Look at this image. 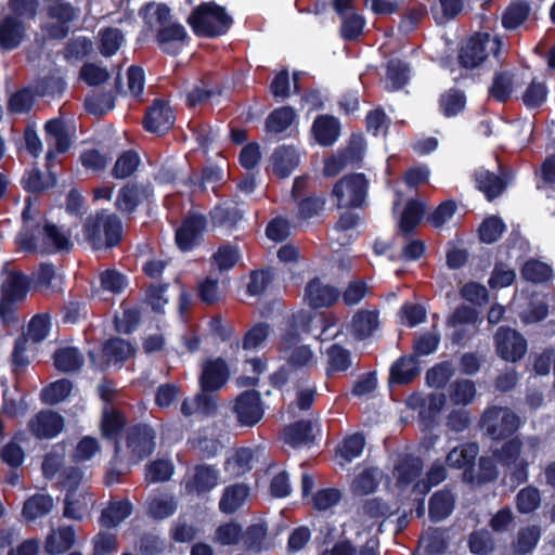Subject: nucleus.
I'll return each mask as SVG.
<instances>
[{
    "label": "nucleus",
    "mask_w": 555,
    "mask_h": 555,
    "mask_svg": "<svg viewBox=\"0 0 555 555\" xmlns=\"http://www.w3.org/2000/svg\"><path fill=\"white\" fill-rule=\"evenodd\" d=\"M76 541V533L73 526H63L57 531L48 534L44 542V550L50 555H60L69 551Z\"/></svg>",
    "instance_id": "obj_33"
},
{
    "label": "nucleus",
    "mask_w": 555,
    "mask_h": 555,
    "mask_svg": "<svg viewBox=\"0 0 555 555\" xmlns=\"http://www.w3.org/2000/svg\"><path fill=\"white\" fill-rule=\"evenodd\" d=\"M186 23L197 37L218 38L230 30L233 18L224 7L210 1L195 7L186 18Z\"/></svg>",
    "instance_id": "obj_2"
},
{
    "label": "nucleus",
    "mask_w": 555,
    "mask_h": 555,
    "mask_svg": "<svg viewBox=\"0 0 555 555\" xmlns=\"http://www.w3.org/2000/svg\"><path fill=\"white\" fill-rule=\"evenodd\" d=\"M31 207L33 197L27 196L22 211L23 225L15 237L18 248L25 253H36L38 250L39 236L42 235L44 253L51 254L69 250L72 247L69 236L63 233L54 223L47 222L41 227L40 222H35Z\"/></svg>",
    "instance_id": "obj_1"
},
{
    "label": "nucleus",
    "mask_w": 555,
    "mask_h": 555,
    "mask_svg": "<svg viewBox=\"0 0 555 555\" xmlns=\"http://www.w3.org/2000/svg\"><path fill=\"white\" fill-rule=\"evenodd\" d=\"M326 375L345 373L352 366L351 351L338 343L332 344L326 350Z\"/></svg>",
    "instance_id": "obj_37"
},
{
    "label": "nucleus",
    "mask_w": 555,
    "mask_h": 555,
    "mask_svg": "<svg viewBox=\"0 0 555 555\" xmlns=\"http://www.w3.org/2000/svg\"><path fill=\"white\" fill-rule=\"evenodd\" d=\"M410 66L408 63L391 59L387 63L386 77L391 83V90H400L409 82Z\"/></svg>",
    "instance_id": "obj_61"
},
{
    "label": "nucleus",
    "mask_w": 555,
    "mask_h": 555,
    "mask_svg": "<svg viewBox=\"0 0 555 555\" xmlns=\"http://www.w3.org/2000/svg\"><path fill=\"white\" fill-rule=\"evenodd\" d=\"M340 18L341 24L339 28V35L341 39L349 42L357 41L365 27L366 22L364 16L352 12L350 14L347 13L344 15V17Z\"/></svg>",
    "instance_id": "obj_54"
},
{
    "label": "nucleus",
    "mask_w": 555,
    "mask_h": 555,
    "mask_svg": "<svg viewBox=\"0 0 555 555\" xmlns=\"http://www.w3.org/2000/svg\"><path fill=\"white\" fill-rule=\"evenodd\" d=\"M312 423L309 420H300L289 424L284 429L285 441L294 447L311 444L314 441Z\"/></svg>",
    "instance_id": "obj_40"
},
{
    "label": "nucleus",
    "mask_w": 555,
    "mask_h": 555,
    "mask_svg": "<svg viewBox=\"0 0 555 555\" xmlns=\"http://www.w3.org/2000/svg\"><path fill=\"white\" fill-rule=\"evenodd\" d=\"M249 494V487L245 483L227 486L219 501V509L223 514H233L240 509Z\"/></svg>",
    "instance_id": "obj_36"
},
{
    "label": "nucleus",
    "mask_w": 555,
    "mask_h": 555,
    "mask_svg": "<svg viewBox=\"0 0 555 555\" xmlns=\"http://www.w3.org/2000/svg\"><path fill=\"white\" fill-rule=\"evenodd\" d=\"M520 274L525 281L539 284L553 278V269L547 263L531 258L522 264Z\"/></svg>",
    "instance_id": "obj_53"
},
{
    "label": "nucleus",
    "mask_w": 555,
    "mask_h": 555,
    "mask_svg": "<svg viewBox=\"0 0 555 555\" xmlns=\"http://www.w3.org/2000/svg\"><path fill=\"white\" fill-rule=\"evenodd\" d=\"M522 441L518 436H512L500 442L492 441L490 452L492 457L509 470V479L514 486H520L529 479L530 462L520 456Z\"/></svg>",
    "instance_id": "obj_3"
},
{
    "label": "nucleus",
    "mask_w": 555,
    "mask_h": 555,
    "mask_svg": "<svg viewBox=\"0 0 555 555\" xmlns=\"http://www.w3.org/2000/svg\"><path fill=\"white\" fill-rule=\"evenodd\" d=\"M423 468L424 463L421 457L412 454H404L401 456L395 464L392 470L396 479V487L400 491L406 490L421 477Z\"/></svg>",
    "instance_id": "obj_22"
},
{
    "label": "nucleus",
    "mask_w": 555,
    "mask_h": 555,
    "mask_svg": "<svg viewBox=\"0 0 555 555\" xmlns=\"http://www.w3.org/2000/svg\"><path fill=\"white\" fill-rule=\"evenodd\" d=\"M46 141L50 145L54 140V149L49 147L46 154V162L50 167L55 160L56 153L64 154L69 151L72 141L64 121L61 118H53L44 124Z\"/></svg>",
    "instance_id": "obj_20"
},
{
    "label": "nucleus",
    "mask_w": 555,
    "mask_h": 555,
    "mask_svg": "<svg viewBox=\"0 0 555 555\" xmlns=\"http://www.w3.org/2000/svg\"><path fill=\"white\" fill-rule=\"evenodd\" d=\"M379 325L376 310H359L351 321L352 333L359 340H364L373 335Z\"/></svg>",
    "instance_id": "obj_38"
},
{
    "label": "nucleus",
    "mask_w": 555,
    "mask_h": 555,
    "mask_svg": "<svg viewBox=\"0 0 555 555\" xmlns=\"http://www.w3.org/2000/svg\"><path fill=\"white\" fill-rule=\"evenodd\" d=\"M238 201L234 198L219 202L209 212L214 227L233 230L244 217V210Z\"/></svg>",
    "instance_id": "obj_21"
},
{
    "label": "nucleus",
    "mask_w": 555,
    "mask_h": 555,
    "mask_svg": "<svg viewBox=\"0 0 555 555\" xmlns=\"http://www.w3.org/2000/svg\"><path fill=\"white\" fill-rule=\"evenodd\" d=\"M155 40L160 50L169 55L179 53V48L175 46L176 42H188L189 35L184 26L180 23H173L160 27L155 35Z\"/></svg>",
    "instance_id": "obj_28"
},
{
    "label": "nucleus",
    "mask_w": 555,
    "mask_h": 555,
    "mask_svg": "<svg viewBox=\"0 0 555 555\" xmlns=\"http://www.w3.org/2000/svg\"><path fill=\"white\" fill-rule=\"evenodd\" d=\"M275 279L274 269L271 267L251 270L246 294L251 297L262 296Z\"/></svg>",
    "instance_id": "obj_47"
},
{
    "label": "nucleus",
    "mask_w": 555,
    "mask_h": 555,
    "mask_svg": "<svg viewBox=\"0 0 555 555\" xmlns=\"http://www.w3.org/2000/svg\"><path fill=\"white\" fill-rule=\"evenodd\" d=\"M64 424L60 413L42 410L29 420L28 428L37 439H51L62 433Z\"/></svg>",
    "instance_id": "obj_18"
},
{
    "label": "nucleus",
    "mask_w": 555,
    "mask_h": 555,
    "mask_svg": "<svg viewBox=\"0 0 555 555\" xmlns=\"http://www.w3.org/2000/svg\"><path fill=\"white\" fill-rule=\"evenodd\" d=\"M317 142L322 146L333 145L340 134L339 120L332 115H320L312 124Z\"/></svg>",
    "instance_id": "obj_30"
},
{
    "label": "nucleus",
    "mask_w": 555,
    "mask_h": 555,
    "mask_svg": "<svg viewBox=\"0 0 555 555\" xmlns=\"http://www.w3.org/2000/svg\"><path fill=\"white\" fill-rule=\"evenodd\" d=\"M479 453V446L476 442H465L454 447L446 456V464L450 468L463 469V481L475 483L476 459Z\"/></svg>",
    "instance_id": "obj_13"
},
{
    "label": "nucleus",
    "mask_w": 555,
    "mask_h": 555,
    "mask_svg": "<svg viewBox=\"0 0 555 555\" xmlns=\"http://www.w3.org/2000/svg\"><path fill=\"white\" fill-rule=\"evenodd\" d=\"M219 482V470L209 464H196L193 474L184 479V490L189 495L204 496Z\"/></svg>",
    "instance_id": "obj_15"
},
{
    "label": "nucleus",
    "mask_w": 555,
    "mask_h": 555,
    "mask_svg": "<svg viewBox=\"0 0 555 555\" xmlns=\"http://www.w3.org/2000/svg\"><path fill=\"white\" fill-rule=\"evenodd\" d=\"M100 53L105 57H111L117 53L124 41V35L120 29L106 27L100 33Z\"/></svg>",
    "instance_id": "obj_63"
},
{
    "label": "nucleus",
    "mask_w": 555,
    "mask_h": 555,
    "mask_svg": "<svg viewBox=\"0 0 555 555\" xmlns=\"http://www.w3.org/2000/svg\"><path fill=\"white\" fill-rule=\"evenodd\" d=\"M132 511L133 505L128 499L111 501L108 505L102 509L99 522L104 528H115L127 519L132 514Z\"/></svg>",
    "instance_id": "obj_32"
},
{
    "label": "nucleus",
    "mask_w": 555,
    "mask_h": 555,
    "mask_svg": "<svg viewBox=\"0 0 555 555\" xmlns=\"http://www.w3.org/2000/svg\"><path fill=\"white\" fill-rule=\"evenodd\" d=\"M206 225L207 220L203 215L186 217L176 231V243L179 249L182 251L192 250L197 240L202 236Z\"/></svg>",
    "instance_id": "obj_23"
},
{
    "label": "nucleus",
    "mask_w": 555,
    "mask_h": 555,
    "mask_svg": "<svg viewBox=\"0 0 555 555\" xmlns=\"http://www.w3.org/2000/svg\"><path fill=\"white\" fill-rule=\"evenodd\" d=\"M530 10L526 1L512 2L502 14V26L506 30H515L528 20Z\"/></svg>",
    "instance_id": "obj_50"
},
{
    "label": "nucleus",
    "mask_w": 555,
    "mask_h": 555,
    "mask_svg": "<svg viewBox=\"0 0 555 555\" xmlns=\"http://www.w3.org/2000/svg\"><path fill=\"white\" fill-rule=\"evenodd\" d=\"M449 396L453 404L467 405L476 396L475 383L470 379H456L450 385Z\"/></svg>",
    "instance_id": "obj_58"
},
{
    "label": "nucleus",
    "mask_w": 555,
    "mask_h": 555,
    "mask_svg": "<svg viewBox=\"0 0 555 555\" xmlns=\"http://www.w3.org/2000/svg\"><path fill=\"white\" fill-rule=\"evenodd\" d=\"M489 35L477 33L473 35L459 51V64L466 69H474L488 57L487 44Z\"/></svg>",
    "instance_id": "obj_19"
},
{
    "label": "nucleus",
    "mask_w": 555,
    "mask_h": 555,
    "mask_svg": "<svg viewBox=\"0 0 555 555\" xmlns=\"http://www.w3.org/2000/svg\"><path fill=\"white\" fill-rule=\"evenodd\" d=\"M28 345L29 338L25 333H22L15 338L10 359L13 373L22 372L30 364V360L27 356Z\"/></svg>",
    "instance_id": "obj_64"
},
{
    "label": "nucleus",
    "mask_w": 555,
    "mask_h": 555,
    "mask_svg": "<svg viewBox=\"0 0 555 555\" xmlns=\"http://www.w3.org/2000/svg\"><path fill=\"white\" fill-rule=\"evenodd\" d=\"M73 390V383L67 378L57 379L41 391V400L50 405L64 401Z\"/></svg>",
    "instance_id": "obj_56"
},
{
    "label": "nucleus",
    "mask_w": 555,
    "mask_h": 555,
    "mask_svg": "<svg viewBox=\"0 0 555 555\" xmlns=\"http://www.w3.org/2000/svg\"><path fill=\"white\" fill-rule=\"evenodd\" d=\"M102 352L115 363H124L135 353V349L124 338L111 337L103 344Z\"/></svg>",
    "instance_id": "obj_45"
},
{
    "label": "nucleus",
    "mask_w": 555,
    "mask_h": 555,
    "mask_svg": "<svg viewBox=\"0 0 555 555\" xmlns=\"http://www.w3.org/2000/svg\"><path fill=\"white\" fill-rule=\"evenodd\" d=\"M506 224L499 216H490L483 219L478 228V236L481 243L493 244L499 241Z\"/></svg>",
    "instance_id": "obj_57"
},
{
    "label": "nucleus",
    "mask_w": 555,
    "mask_h": 555,
    "mask_svg": "<svg viewBox=\"0 0 555 555\" xmlns=\"http://www.w3.org/2000/svg\"><path fill=\"white\" fill-rule=\"evenodd\" d=\"M83 235L94 250L113 249L122 241V222L116 214H96L83 224Z\"/></svg>",
    "instance_id": "obj_4"
},
{
    "label": "nucleus",
    "mask_w": 555,
    "mask_h": 555,
    "mask_svg": "<svg viewBox=\"0 0 555 555\" xmlns=\"http://www.w3.org/2000/svg\"><path fill=\"white\" fill-rule=\"evenodd\" d=\"M229 377V365L223 358L207 359L199 376L201 389L203 392L218 391L227 384Z\"/></svg>",
    "instance_id": "obj_16"
},
{
    "label": "nucleus",
    "mask_w": 555,
    "mask_h": 555,
    "mask_svg": "<svg viewBox=\"0 0 555 555\" xmlns=\"http://www.w3.org/2000/svg\"><path fill=\"white\" fill-rule=\"evenodd\" d=\"M233 412L243 426L253 427L258 424L264 413L260 392L255 389L244 390L236 398Z\"/></svg>",
    "instance_id": "obj_14"
},
{
    "label": "nucleus",
    "mask_w": 555,
    "mask_h": 555,
    "mask_svg": "<svg viewBox=\"0 0 555 555\" xmlns=\"http://www.w3.org/2000/svg\"><path fill=\"white\" fill-rule=\"evenodd\" d=\"M541 493L534 486H527L519 490L515 498L516 509L520 514H530L540 507Z\"/></svg>",
    "instance_id": "obj_62"
},
{
    "label": "nucleus",
    "mask_w": 555,
    "mask_h": 555,
    "mask_svg": "<svg viewBox=\"0 0 555 555\" xmlns=\"http://www.w3.org/2000/svg\"><path fill=\"white\" fill-rule=\"evenodd\" d=\"M299 165V154L292 145H279L270 156L273 176L279 179L288 178Z\"/></svg>",
    "instance_id": "obj_26"
},
{
    "label": "nucleus",
    "mask_w": 555,
    "mask_h": 555,
    "mask_svg": "<svg viewBox=\"0 0 555 555\" xmlns=\"http://www.w3.org/2000/svg\"><path fill=\"white\" fill-rule=\"evenodd\" d=\"M425 214V205L418 199H409L399 220V234L410 236L421 223Z\"/></svg>",
    "instance_id": "obj_34"
},
{
    "label": "nucleus",
    "mask_w": 555,
    "mask_h": 555,
    "mask_svg": "<svg viewBox=\"0 0 555 555\" xmlns=\"http://www.w3.org/2000/svg\"><path fill=\"white\" fill-rule=\"evenodd\" d=\"M367 188L364 173H349L334 184L332 195L336 198L338 208H358L365 202Z\"/></svg>",
    "instance_id": "obj_10"
},
{
    "label": "nucleus",
    "mask_w": 555,
    "mask_h": 555,
    "mask_svg": "<svg viewBox=\"0 0 555 555\" xmlns=\"http://www.w3.org/2000/svg\"><path fill=\"white\" fill-rule=\"evenodd\" d=\"M30 280L22 271L12 270L0 287V320L4 325L17 324V304L23 302L29 291Z\"/></svg>",
    "instance_id": "obj_5"
},
{
    "label": "nucleus",
    "mask_w": 555,
    "mask_h": 555,
    "mask_svg": "<svg viewBox=\"0 0 555 555\" xmlns=\"http://www.w3.org/2000/svg\"><path fill=\"white\" fill-rule=\"evenodd\" d=\"M336 287L323 284L319 278L309 281L305 288V297L313 309L333 306L339 298Z\"/></svg>",
    "instance_id": "obj_27"
},
{
    "label": "nucleus",
    "mask_w": 555,
    "mask_h": 555,
    "mask_svg": "<svg viewBox=\"0 0 555 555\" xmlns=\"http://www.w3.org/2000/svg\"><path fill=\"white\" fill-rule=\"evenodd\" d=\"M455 499L449 490H438L429 499L428 515L433 522L448 518L454 509Z\"/></svg>",
    "instance_id": "obj_35"
},
{
    "label": "nucleus",
    "mask_w": 555,
    "mask_h": 555,
    "mask_svg": "<svg viewBox=\"0 0 555 555\" xmlns=\"http://www.w3.org/2000/svg\"><path fill=\"white\" fill-rule=\"evenodd\" d=\"M512 178V173L507 170L496 175L488 169L480 168L474 173L476 189L483 193L488 202L498 198L505 191Z\"/></svg>",
    "instance_id": "obj_17"
},
{
    "label": "nucleus",
    "mask_w": 555,
    "mask_h": 555,
    "mask_svg": "<svg viewBox=\"0 0 555 555\" xmlns=\"http://www.w3.org/2000/svg\"><path fill=\"white\" fill-rule=\"evenodd\" d=\"M26 38V25L24 21L5 15L0 18V50L13 51L17 49Z\"/></svg>",
    "instance_id": "obj_25"
},
{
    "label": "nucleus",
    "mask_w": 555,
    "mask_h": 555,
    "mask_svg": "<svg viewBox=\"0 0 555 555\" xmlns=\"http://www.w3.org/2000/svg\"><path fill=\"white\" fill-rule=\"evenodd\" d=\"M420 374L415 356H401L390 366L389 384L404 386L412 383Z\"/></svg>",
    "instance_id": "obj_29"
},
{
    "label": "nucleus",
    "mask_w": 555,
    "mask_h": 555,
    "mask_svg": "<svg viewBox=\"0 0 555 555\" xmlns=\"http://www.w3.org/2000/svg\"><path fill=\"white\" fill-rule=\"evenodd\" d=\"M468 548L474 555H489L495 548V541L487 529L474 530L468 535Z\"/></svg>",
    "instance_id": "obj_55"
},
{
    "label": "nucleus",
    "mask_w": 555,
    "mask_h": 555,
    "mask_svg": "<svg viewBox=\"0 0 555 555\" xmlns=\"http://www.w3.org/2000/svg\"><path fill=\"white\" fill-rule=\"evenodd\" d=\"M116 96L112 91L98 92L85 100L86 109L93 115L103 116L115 107Z\"/></svg>",
    "instance_id": "obj_60"
},
{
    "label": "nucleus",
    "mask_w": 555,
    "mask_h": 555,
    "mask_svg": "<svg viewBox=\"0 0 555 555\" xmlns=\"http://www.w3.org/2000/svg\"><path fill=\"white\" fill-rule=\"evenodd\" d=\"M312 320L313 318L309 313L300 312L297 315L293 314L287 328L281 334L279 341L280 352L288 353L291 349L298 347L301 340L300 331L310 333Z\"/></svg>",
    "instance_id": "obj_24"
},
{
    "label": "nucleus",
    "mask_w": 555,
    "mask_h": 555,
    "mask_svg": "<svg viewBox=\"0 0 555 555\" xmlns=\"http://www.w3.org/2000/svg\"><path fill=\"white\" fill-rule=\"evenodd\" d=\"M154 198V186L151 183L128 181L119 188L114 207L122 217L131 219L141 205H151Z\"/></svg>",
    "instance_id": "obj_8"
},
{
    "label": "nucleus",
    "mask_w": 555,
    "mask_h": 555,
    "mask_svg": "<svg viewBox=\"0 0 555 555\" xmlns=\"http://www.w3.org/2000/svg\"><path fill=\"white\" fill-rule=\"evenodd\" d=\"M296 218L301 222H310L324 211L326 198L323 195L311 194L295 201Z\"/></svg>",
    "instance_id": "obj_42"
},
{
    "label": "nucleus",
    "mask_w": 555,
    "mask_h": 555,
    "mask_svg": "<svg viewBox=\"0 0 555 555\" xmlns=\"http://www.w3.org/2000/svg\"><path fill=\"white\" fill-rule=\"evenodd\" d=\"M57 182L56 175L49 172L48 179H44L38 168L26 171L22 178L23 189L30 194H39L55 186Z\"/></svg>",
    "instance_id": "obj_43"
},
{
    "label": "nucleus",
    "mask_w": 555,
    "mask_h": 555,
    "mask_svg": "<svg viewBox=\"0 0 555 555\" xmlns=\"http://www.w3.org/2000/svg\"><path fill=\"white\" fill-rule=\"evenodd\" d=\"M496 353L505 361L516 362L527 352V341L516 330L500 326L494 334Z\"/></svg>",
    "instance_id": "obj_12"
},
{
    "label": "nucleus",
    "mask_w": 555,
    "mask_h": 555,
    "mask_svg": "<svg viewBox=\"0 0 555 555\" xmlns=\"http://www.w3.org/2000/svg\"><path fill=\"white\" fill-rule=\"evenodd\" d=\"M175 121L176 115L169 101L156 98L145 109L142 127L150 133L164 135L173 127Z\"/></svg>",
    "instance_id": "obj_11"
},
{
    "label": "nucleus",
    "mask_w": 555,
    "mask_h": 555,
    "mask_svg": "<svg viewBox=\"0 0 555 555\" xmlns=\"http://www.w3.org/2000/svg\"><path fill=\"white\" fill-rule=\"evenodd\" d=\"M296 113L292 106H282L273 109L266 119V131L279 134L287 130L293 124Z\"/></svg>",
    "instance_id": "obj_46"
},
{
    "label": "nucleus",
    "mask_w": 555,
    "mask_h": 555,
    "mask_svg": "<svg viewBox=\"0 0 555 555\" xmlns=\"http://www.w3.org/2000/svg\"><path fill=\"white\" fill-rule=\"evenodd\" d=\"M479 425L492 441H502L514 436L520 425L519 416L506 406H488L481 414Z\"/></svg>",
    "instance_id": "obj_6"
},
{
    "label": "nucleus",
    "mask_w": 555,
    "mask_h": 555,
    "mask_svg": "<svg viewBox=\"0 0 555 555\" xmlns=\"http://www.w3.org/2000/svg\"><path fill=\"white\" fill-rule=\"evenodd\" d=\"M157 433L149 423L139 422L129 425L124 435L129 461L139 464L150 457L156 449Z\"/></svg>",
    "instance_id": "obj_7"
},
{
    "label": "nucleus",
    "mask_w": 555,
    "mask_h": 555,
    "mask_svg": "<svg viewBox=\"0 0 555 555\" xmlns=\"http://www.w3.org/2000/svg\"><path fill=\"white\" fill-rule=\"evenodd\" d=\"M79 9L65 0H52L46 7V14L49 20L44 31L49 39L64 40L72 31V23L79 17Z\"/></svg>",
    "instance_id": "obj_9"
},
{
    "label": "nucleus",
    "mask_w": 555,
    "mask_h": 555,
    "mask_svg": "<svg viewBox=\"0 0 555 555\" xmlns=\"http://www.w3.org/2000/svg\"><path fill=\"white\" fill-rule=\"evenodd\" d=\"M125 414L117 409H104L102 413L100 429L104 439L113 440L114 444L119 441L120 435L127 428Z\"/></svg>",
    "instance_id": "obj_31"
},
{
    "label": "nucleus",
    "mask_w": 555,
    "mask_h": 555,
    "mask_svg": "<svg viewBox=\"0 0 555 555\" xmlns=\"http://www.w3.org/2000/svg\"><path fill=\"white\" fill-rule=\"evenodd\" d=\"M365 446V438L361 433H354L343 439L337 446L336 454L347 462L360 456Z\"/></svg>",
    "instance_id": "obj_59"
},
{
    "label": "nucleus",
    "mask_w": 555,
    "mask_h": 555,
    "mask_svg": "<svg viewBox=\"0 0 555 555\" xmlns=\"http://www.w3.org/2000/svg\"><path fill=\"white\" fill-rule=\"evenodd\" d=\"M514 91V75L508 70L496 72L488 88L489 98L498 103H506Z\"/></svg>",
    "instance_id": "obj_41"
},
{
    "label": "nucleus",
    "mask_w": 555,
    "mask_h": 555,
    "mask_svg": "<svg viewBox=\"0 0 555 555\" xmlns=\"http://www.w3.org/2000/svg\"><path fill=\"white\" fill-rule=\"evenodd\" d=\"M141 163L138 152L134 150L124 151L116 159L111 175L115 179L124 180L130 178Z\"/></svg>",
    "instance_id": "obj_49"
},
{
    "label": "nucleus",
    "mask_w": 555,
    "mask_h": 555,
    "mask_svg": "<svg viewBox=\"0 0 555 555\" xmlns=\"http://www.w3.org/2000/svg\"><path fill=\"white\" fill-rule=\"evenodd\" d=\"M466 95L463 90L451 88L440 95L439 109L447 118L457 116L465 109Z\"/></svg>",
    "instance_id": "obj_44"
},
{
    "label": "nucleus",
    "mask_w": 555,
    "mask_h": 555,
    "mask_svg": "<svg viewBox=\"0 0 555 555\" xmlns=\"http://www.w3.org/2000/svg\"><path fill=\"white\" fill-rule=\"evenodd\" d=\"M541 538V529L537 525H529L521 528L513 542V548L517 555H527L538 545Z\"/></svg>",
    "instance_id": "obj_51"
},
{
    "label": "nucleus",
    "mask_w": 555,
    "mask_h": 555,
    "mask_svg": "<svg viewBox=\"0 0 555 555\" xmlns=\"http://www.w3.org/2000/svg\"><path fill=\"white\" fill-rule=\"evenodd\" d=\"M120 442L116 441L114 446V453L112 459L108 461L104 475V483L105 486H113L115 483H120L122 481V477L130 472V466L133 465L130 461H125L120 456Z\"/></svg>",
    "instance_id": "obj_39"
},
{
    "label": "nucleus",
    "mask_w": 555,
    "mask_h": 555,
    "mask_svg": "<svg viewBox=\"0 0 555 555\" xmlns=\"http://www.w3.org/2000/svg\"><path fill=\"white\" fill-rule=\"evenodd\" d=\"M53 361L56 370L61 372H75L83 364V359L76 347L56 349L53 353Z\"/></svg>",
    "instance_id": "obj_48"
},
{
    "label": "nucleus",
    "mask_w": 555,
    "mask_h": 555,
    "mask_svg": "<svg viewBox=\"0 0 555 555\" xmlns=\"http://www.w3.org/2000/svg\"><path fill=\"white\" fill-rule=\"evenodd\" d=\"M52 507V496L37 493L24 502L22 514L27 520H35L49 514Z\"/></svg>",
    "instance_id": "obj_52"
}]
</instances>
